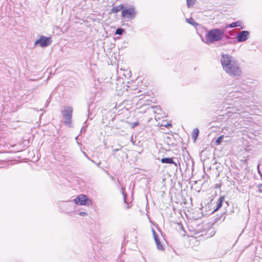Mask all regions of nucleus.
Here are the masks:
<instances>
[{"mask_svg": "<svg viewBox=\"0 0 262 262\" xmlns=\"http://www.w3.org/2000/svg\"><path fill=\"white\" fill-rule=\"evenodd\" d=\"M246 97H242L241 96L237 95L235 97L231 99V103H227L232 105L226 108L227 113L229 115L228 117L232 119L238 118V119L244 118H248L250 115L249 113L251 108L250 106L245 104V102L241 101V100H246Z\"/></svg>", "mask_w": 262, "mask_h": 262, "instance_id": "obj_1", "label": "nucleus"}, {"mask_svg": "<svg viewBox=\"0 0 262 262\" xmlns=\"http://www.w3.org/2000/svg\"><path fill=\"white\" fill-rule=\"evenodd\" d=\"M221 62L223 70L231 77H240L242 71L237 60L234 57L226 54H222Z\"/></svg>", "mask_w": 262, "mask_h": 262, "instance_id": "obj_2", "label": "nucleus"}, {"mask_svg": "<svg viewBox=\"0 0 262 262\" xmlns=\"http://www.w3.org/2000/svg\"><path fill=\"white\" fill-rule=\"evenodd\" d=\"M224 31L220 28H213L206 33L205 39L202 38L205 43L210 45L221 41L224 38Z\"/></svg>", "mask_w": 262, "mask_h": 262, "instance_id": "obj_3", "label": "nucleus"}, {"mask_svg": "<svg viewBox=\"0 0 262 262\" xmlns=\"http://www.w3.org/2000/svg\"><path fill=\"white\" fill-rule=\"evenodd\" d=\"M61 113L64 118V124L68 127H71L73 107L70 106H65L64 109L61 110Z\"/></svg>", "mask_w": 262, "mask_h": 262, "instance_id": "obj_4", "label": "nucleus"}, {"mask_svg": "<svg viewBox=\"0 0 262 262\" xmlns=\"http://www.w3.org/2000/svg\"><path fill=\"white\" fill-rule=\"evenodd\" d=\"M137 15V12L134 6H130L129 7H126L122 10L121 16L128 19H134Z\"/></svg>", "mask_w": 262, "mask_h": 262, "instance_id": "obj_5", "label": "nucleus"}, {"mask_svg": "<svg viewBox=\"0 0 262 262\" xmlns=\"http://www.w3.org/2000/svg\"><path fill=\"white\" fill-rule=\"evenodd\" d=\"M52 38L51 37H47L43 35H41L39 39H37L35 43L34 46L39 45L41 48H45L52 43Z\"/></svg>", "mask_w": 262, "mask_h": 262, "instance_id": "obj_6", "label": "nucleus"}, {"mask_svg": "<svg viewBox=\"0 0 262 262\" xmlns=\"http://www.w3.org/2000/svg\"><path fill=\"white\" fill-rule=\"evenodd\" d=\"M74 203L79 205H89L91 204V201L84 194L78 195L74 200Z\"/></svg>", "mask_w": 262, "mask_h": 262, "instance_id": "obj_7", "label": "nucleus"}, {"mask_svg": "<svg viewBox=\"0 0 262 262\" xmlns=\"http://www.w3.org/2000/svg\"><path fill=\"white\" fill-rule=\"evenodd\" d=\"M250 34L248 31H242L236 35V38L238 42H242L247 40Z\"/></svg>", "mask_w": 262, "mask_h": 262, "instance_id": "obj_8", "label": "nucleus"}, {"mask_svg": "<svg viewBox=\"0 0 262 262\" xmlns=\"http://www.w3.org/2000/svg\"><path fill=\"white\" fill-rule=\"evenodd\" d=\"M162 163L165 164H172L174 165V170L176 172H177L178 168V165L180 167V163L179 162L178 164L173 161V158L165 157L163 158L161 160Z\"/></svg>", "mask_w": 262, "mask_h": 262, "instance_id": "obj_9", "label": "nucleus"}, {"mask_svg": "<svg viewBox=\"0 0 262 262\" xmlns=\"http://www.w3.org/2000/svg\"><path fill=\"white\" fill-rule=\"evenodd\" d=\"M247 82L243 79H239L238 82L239 87L243 90L245 91H249L251 90L250 86L246 83Z\"/></svg>", "mask_w": 262, "mask_h": 262, "instance_id": "obj_10", "label": "nucleus"}, {"mask_svg": "<svg viewBox=\"0 0 262 262\" xmlns=\"http://www.w3.org/2000/svg\"><path fill=\"white\" fill-rule=\"evenodd\" d=\"M224 200H225V196H220L217 201V204H216V208L215 209L213 210V212H214V211H216L217 210H218L219 209H220L222 206H223V202H224Z\"/></svg>", "mask_w": 262, "mask_h": 262, "instance_id": "obj_11", "label": "nucleus"}, {"mask_svg": "<svg viewBox=\"0 0 262 262\" xmlns=\"http://www.w3.org/2000/svg\"><path fill=\"white\" fill-rule=\"evenodd\" d=\"M241 25H242L241 21H236L233 22L231 24H230L229 25H227L225 27V29H227L228 28H233L234 27H241V29H243L244 28V27H241Z\"/></svg>", "mask_w": 262, "mask_h": 262, "instance_id": "obj_12", "label": "nucleus"}, {"mask_svg": "<svg viewBox=\"0 0 262 262\" xmlns=\"http://www.w3.org/2000/svg\"><path fill=\"white\" fill-rule=\"evenodd\" d=\"M124 5L123 4H121L117 6L113 7L111 11L113 13H117L120 11H122V10L124 9Z\"/></svg>", "mask_w": 262, "mask_h": 262, "instance_id": "obj_13", "label": "nucleus"}, {"mask_svg": "<svg viewBox=\"0 0 262 262\" xmlns=\"http://www.w3.org/2000/svg\"><path fill=\"white\" fill-rule=\"evenodd\" d=\"M232 212H233V211L232 210H231L229 212H228V211L227 210L226 212H223L222 215H220L219 217H215V219H214V222H217L218 221L220 220H221L222 222H223L225 219V216H223V215L225 214V213L231 214Z\"/></svg>", "mask_w": 262, "mask_h": 262, "instance_id": "obj_14", "label": "nucleus"}, {"mask_svg": "<svg viewBox=\"0 0 262 262\" xmlns=\"http://www.w3.org/2000/svg\"><path fill=\"white\" fill-rule=\"evenodd\" d=\"M199 134V130L198 128H195L193 129L192 133V138L194 142L196 141Z\"/></svg>", "mask_w": 262, "mask_h": 262, "instance_id": "obj_15", "label": "nucleus"}, {"mask_svg": "<svg viewBox=\"0 0 262 262\" xmlns=\"http://www.w3.org/2000/svg\"><path fill=\"white\" fill-rule=\"evenodd\" d=\"M155 241L156 242L157 247L158 250H162V251L164 250V247L161 244V243L160 242L159 237H158V238L155 239Z\"/></svg>", "mask_w": 262, "mask_h": 262, "instance_id": "obj_16", "label": "nucleus"}, {"mask_svg": "<svg viewBox=\"0 0 262 262\" xmlns=\"http://www.w3.org/2000/svg\"><path fill=\"white\" fill-rule=\"evenodd\" d=\"M155 241L156 242L157 247L158 250H162V251L164 250V247L161 244V243L160 242L159 237H158V238L155 239Z\"/></svg>", "mask_w": 262, "mask_h": 262, "instance_id": "obj_17", "label": "nucleus"}, {"mask_svg": "<svg viewBox=\"0 0 262 262\" xmlns=\"http://www.w3.org/2000/svg\"><path fill=\"white\" fill-rule=\"evenodd\" d=\"M155 241L156 242L157 247L158 250H162V251L164 250V247L161 244V243L160 242L159 237H158V238L155 239Z\"/></svg>", "mask_w": 262, "mask_h": 262, "instance_id": "obj_18", "label": "nucleus"}, {"mask_svg": "<svg viewBox=\"0 0 262 262\" xmlns=\"http://www.w3.org/2000/svg\"><path fill=\"white\" fill-rule=\"evenodd\" d=\"M186 21L187 23L190 24L192 26H193L194 27L198 26L199 25V24L196 23L195 20L192 18L190 17L189 18H186Z\"/></svg>", "mask_w": 262, "mask_h": 262, "instance_id": "obj_19", "label": "nucleus"}, {"mask_svg": "<svg viewBox=\"0 0 262 262\" xmlns=\"http://www.w3.org/2000/svg\"><path fill=\"white\" fill-rule=\"evenodd\" d=\"M196 0H186L187 6L188 8L194 6Z\"/></svg>", "mask_w": 262, "mask_h": 262, "instance_id": "obj_20", "label": "nucleus"}, {"mask_svg": "<svg viewBox=\"0 0 262 262\" xmlns=\"http://www.w3.org/2000/svg\"><path fill=\"white\" fill-rule=\"evenodd\" d=\"M125 32V30L122 28H118L116 30L115 34L119 35H122Z\"/></svg>", "mask_w": 262, "mask_h": 262, "instance_id": "obj_21", "label": "nucleus"}, {"mask_svg": "<svg viewBox=\"0 0 262 262\" xmlns=\"http://www.w3.org/2000/svg\"><path fill=\"white\" fill-rule=\"evenodd\" d=\"M223 138H224V136L222 135V136H219L216 139V141H215L216 145H218L221 144L222 142V141H223Z\"/></svg>", "mask_w": 262, "mask_h": 262, "instance_id": "obj_22", "label": "nucleus"}, {"mask_svg": "<svg viewBox=\"0 0 262 262\" xmlns=\"http://www.w3.org/2000/svg\"><path fill=\"white\" fill-rule=\"evenodd\" d=\"M152 233L154 236V239L159 237L158 235L157 234L156 231L153 228H152Z\"/></svg>", "mask_w": 262, "mask_h": 262, "instance_id": "obj_23", "label": "nucleus"}, {"mask_svg": "<svg viewBox=\"0 0 262 262\" xmlns=\"http://www.w3.org/2000/svg\"><path fill=\"white\" fill-rule=\"evenodd\" d=\"M257 187L258 188V191L260 193H262V184L257 185Z\"/></svg>", "mask_w": 262, "mask_h": 262, "instance_id": "obj_24", "label": "nucleus"}, {"mask_svg": "<svg viewBox=\"0 0 262 262\" xmlns=\"http://www.w3.org/2000/svg\"><path fill=\"white\" fill-rule=\"evenodd\" d=\"M139 123L138 121H136L134 123H132V128H135L136 126H138L139 125Z\"/></svg>", "mask_w": 262, "mask_h": 262, "instance_id": "obj_25", "label": "nucleus"}, {"mask_svg": "<svg viewBox=\"0 0 262 262\" xmlns=\"http://www.w3.org/2000/svg\"><path fill=\"white\" fill-rule=\"evenodd\" d=\"M79 214L80 216H83L86 215L87 214V213H86V212H85L81 211V212H80L79 213Z\"/></svg>", "mask_w": 262, "mask_h": 262, "instance_id": "obj_26", "label": "nucleus"}, {"mask_svg": "<svg viewBox=\"0 0 262 262\" xmlns=\"http://www.w3.org/2000/svg\"><path fill=\"white\" fill-rule=\"evenodd\" d=\"M259 167V165H258L257 166V171H258V173H259V175L260 176L261 179V180H262V173H261V171H260Z\"/></svg>", "mask_w": 262, "mask_h": 262, "instance_id": "obj_27", "label": "nucleus"}, {"mask_svg": "<svg viewBox=\"0 0 262 262\" xmlns=\"http://www.w3.org/2000/svg\"><path fill=\"white\" fill-rule=\"evenodd\" d=\"M224 38H225V39H231V38L228 35H226L224 33Z\"/></svg>", "mask_w": 262, "mask_h": 262, "instance_id": "obj_28", "label": "nucleus"}, {"mask_svg": "<svg viewBox=\"0 0 262 262\" xmlns=\"http://www.w3.org/2000/svg\"><path fill=\"white\" fill-rule=\"evenodd\" d=\"M119 150V149H114L113 150V155H115V153H116L117 151H118Z\"/></svg>", "mask_w": 262, "mask_h": 262, "instance_id": "obj_29", "label": "nucleus"}, {"mask_svg": "<svg viewBox=\"0 0 262 262\" xmlns=\"http://www.w3.org/2000/svg\"><path fill=\"white\" fill-rule=\"evenodd\" d=\"M164 126L168 127L169 126H171V124L170 123H167L166 124L164 125Z\"/></svg>", "mask_w": 262, "mask_h": 262, "instance_id": "obj_30", "label": "nucleus"}, {"mask_svg": "<svg viewBox=\"0 0 262 262\" xmlns=\"http://www.w3.org/2000/svg\"><path fill=\"white\" fill-rule=\"evenodd\" d=\"M83 153L84 156L85 157H86L88 159H90V158H89L88 156L87 155V154L85 152H83Z\"/></svg>", "mask_w": 262, "mask_h": 262, "instance_id": "obj_31", "label": "nucleus"}, {"mask_svg": "<svg viewBox=\"0 0 262 262\" xmlns=\"http://www.w3.org/2000/svg\"><path fill=\"white\" fill-rule=\"evenodd\" d=\"M125 239H126V236H125V237H124V242L122 243V248L123 247V246L124 245H125Z\"/></svg>", "mask_w": 262, "mask_h": 262, "instance_id": "obj_32", "label": "nucleus"}, {"mask_svg": "<svg viewBox=\"0 0 262 262\" xmlns=\"http://www.w3.org/2000/svg\"><path fill=\"white\" fill-rule=\"evenodd\" d=\"M226 43H227V44H231V43H232V42H231V41H228V42H225V43H224L223 44H224V45H225V44H226Z\"/></svg>", "mask_w": 262, "mask_h": 262, "instance_id": "obj_33", "label": "nucleus"}, {"mask_svg": "<svg viewBox=\"0 0 262 262\" xmlns=\"http://www.w3.org/2000/svg\"><path fill=\"white\" fill-rule=\"evenodd\" d=\"M110 178L112 180H114V177L112 176H110Z\"/></svg>", "mask_w": 262, "mask_h": 262, "instance_id": "obj_34", "label": "nucleus"}, {"mask_svg": "<svg viewBox=\"0 0 262 262\" xmlns=\"http://www.w3.org/2000/svg\"><path fill=\"white\" fill-rule=\"evenodd\" d=\"M230 95H231V94H230ZM232 96H235V95H234V94H233V95H230V96H229V97H230H230H232Z\"/></svg>", "mask_w": 262, "mask_h": 262, "instance_id": "obj_35", "label": "nucleus"}, {"mask_svg": "<svg viewBox=\"0 0 262 262\" xmlns=\"http://www.w3.org/2000/svg\"><path fill=\"white\" fill-rule=\"evenodd\" d=\"M225 204L227 206H229V204L228 202H225Z\"/></svg>", "mask_w": 262, "mask_h": 262, "instance_id": "obj_36", "label": "nucleus"}, {"mask_svg": "<svg viewBox=\"0 0 262 262\" xmlns=\"http://www.w3.org/2000/svg\"><path fill=\"white\" fill-rule=\"evenodd\" d=\"M89 160H91L93 163H95V162L93 160H91L90 159Z\"/></svg>", "mask_w": 262, "mask_h": 262, "instance_id": "obj_37", "label": "nucleus"}, {"mask_svg": "<svg viewBox=\"0 0 262 262\" xmlns=\"http://www.w3.org/2000/svg\"><path fill=\"white\" fill-rule=\"evenodd\" d=\"M124 195V201L125 203H126V200H125V195L123 194Z\"/></svg>", "mask_w": 262, "mask_h": 262, "instance_id": "obj_38", "label": "nucleus"}, {"mask_svg": "<svg viewBox=\"0 0 262 262\" xmlns=\"http://www.w3.org/2000/svg\"><path fill=\"white\" fill-rule=\"evenodd\" d=\"M48 105V103H47V102H46V104L45 105L46 107H47Z\"/></svg>", "mask_w": 262, "mask_h": 262, "instance_id": "obj_39", "label": "nucleus"}, {"mask_svg": "<svg viewBox=\"0 0 262 262\" xmlns=\"http://www.w3.org/2000/svg\"><path fill=\"white\" fill-rule=\"evenodd\" d=\"M100 163H101L100 162V163H99L97 164V166H99V164H100Z\"/></svg>", "mask_w": 262, "mask_h": 262, "instance_id": "obj_40", "label": "nucleus"}, {"mask_svg": "<svg viewBox=\"0 0 262 262\" xmlns=\"http://www.w3.org/2000/svg\"><path fill=\"white\" fill-rule=\"evenodd\" d=\"M106 173L107 174H109V173H108V171H106Z\"/></svg>", "mask_w": 262, "mask_h": 262, "instance_id": "obj_41", "label": "nucleus"}, {"mask_svg": "<svg viewBox=\"0 0 262 262\" xmlns=\"http://www.w3.org/2000/svg\"><path fill=\"white\" fill-rule=\"evenodd\" d=\"M230 35H233V34L232 33H229Z\"/></svg>", "mask_w": 262, "mask_h": 262, "instance_id": "obj_42", "label": "nucleus"}, {"mask_svg": "<svg viewBox=\"0 0 262 262\" xmlns=\"http://www.w3.org/2000/svg\"><path fill=\"white\" fill-rule=\"evenodd\" d=\"M82 130H84V129H83V128H82V129H81V132H82Z\"/></svg>", "mask_w": 262, "mask_h": 262, "instance_id": "obj_43", "label": "nucleus"}, {"mask_svg": "<svg viewBox=\"0 0 262 262\" xmlns=\"http://www.w3.org/2000/svg\"><path fill=\"white\" fill-rule=\"evenodd\" d=\"M82 130H84V129H83V128H82V129H81V132H82Z\"/></svg>", "mask_w": 262, "mask_h": 262, "instance_id": "obj_44", "label": "nucleus"}, {"mask_svg": "<svg viewBox=\"0 0 262 262\" xmlns=\"http://www.w3.org/2000/svg\"><path fill=\"white\" fill-rule=\"evenodd\" d=\"M40 111H43V109H42V108H41V109H40Z\"/></svg>", "mask_w": 262, "mask_h": 262, "instance_id": "obj_45", "label": "nucleus"}]
</instances>
